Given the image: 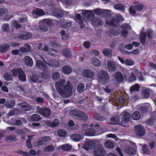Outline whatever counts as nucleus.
<instances>
[{"label":"nucleus","instance_id":"nucleus-3","mask_svg":"<svg viewBox=\"0 0 156 156\" xmlns=\"http://www.w3.org/2000/svg\"><path fill=\"white\" fill-rule=\"evenodd\" d=\"M98 76L99 82L101 83H107L109 81V74L106 71L101 70L99 72Z\"/></svg>","mask_w":156,"mask_h":156},{"label":"nucleus","instance_id":"nucleus-1","mask_svg":"<svg viewBox=\"0 0 156 156\" xmlns=\"http://www.w3.org/2000/svg\"><path fill=\"white\" fill-rule=\"evenodd\" d=\"M55 87L58 93L63 98L69 97L72 95V85L69 81L66 85L65 80L61 79L56 83Z\"/></svg>","mask_w":156,"mask_h":156},{"label":"nucleus","instance_id":"nucleus-20","mask_svg":"<svg viewBox=\"0 0 156 156\" xmlns=\"http://www.w3.org/2000/svg\"><path fill=\"white\" fill-rule=\"evenodd\" d=\"M125 152L130 155H134L136 153L135 149L131 147H126L125 148Z\"/></svg>","mask_w":156,"mask_h":156},{"label":"nucleus","instance_id":"nucleus-10","mask_svg":"<svg viewBox=\"0 0 156 156\" xmlns=\"http://www.w3.org/2000/svg\"><path fill=\"white\" fill-rule=\"evenodd\" d=\"M38 113L45 117L48 118L50 116L51 112L49 108H45L39 109Z\"/></svg>","mask_w":156,"mask_h":156},{"label":"nucleus","instance_id":"nucleus-23","mask_svg":"<svg viewBox=\"0 0 156 156\" xmlns=\"http://www.w3.org/2000/svg\"><path fill=\"white\" fill-rule=\"evenodd\" d=\"M102 52L104 55L107 57H111L112 56V51L110 49H104Z\"/></svg>","mask_w":156,"mask_h":156},{"label":"nucleus","instance_id":"nucleus-46","mask_svg":"<svg viewBox=\"0 0 156 156\" xmlns=\"http://www.w3.org/2000/svg\"><path fill=\"white\" fill-rule=\"evenodd\" d=\"M7 140H9L12 141H16V138L14 135L11 134L8 136L6 137Z\"/></svg>","mask_w":156,"mask_h":156},{"label":"nucleus","instance_id":"nucleus-31","mask_svg":"<svg viewBox=\"0 0 156 156\" xmlns=\"http://www.w3.org/2000/svg\"><path fill=\"white\" fill-rule=\"evenodd\" d=\"M131 117L133 120H137L140 119V116L138 112L135 111L132 115Z\"/></svg>","mask_w":156,"mask_h":156},{"label":"nucleus","instance_id":"nucleus-5","mask_svg":"<svg viewBox=\"0 0 156 156\" xmlns=\"http://www.w3.org/2000/svg\"><path fill=\"white\" fill-rule=\"evenodd\" d=\"M12 36V37L15 38H19L21 39L25 40L30 39L32 36L30 33L25 31L13 34Z\"/></svg>","mask_w":156,"mask_h":156},{"label":"nucleus","instance_id":"nucleus-43","mask_svg":"<svg viewBox=\"0 0 156 156\" xmlns=\"http://www.w3.org/2000/svg\"><path fill=\"white\" fill-rule=\"evenodd\" d=\"M58 134L59 136L64 137L66 136V132L63 129H59L58 131Z\"/></svg>","mask_w":156,"mask_h":156},{"label":"nucleus","instance_id":"nucleus-8","mask_svg":"<svg viewBox=\"0 0 156 156\" xmlns=\"http://www.w3.org/2000/svg\"><path fill=\"white\" fill-rule=\"evenodd\" d=\"M135 133V135L139 136H144L145 134V130L142 126L137 125L134 127Z\"/></svg>","mask_w":156,"mask_h":156},{"label":"nucleus","instance_id":"nucleus-12","mask_svg":"<svg viewBox=\"0 0 156 156\" xmlns=\"http://www.w3.org/2000/svg\"><path fill=\"white\" fill-rule=\"evenodd\" d=\"M23 61L25 65L29 66H32L33 64L32 59L28 56H24L23 59Z\"/></svg>","mask_w":156,"mask_h":156},{"label":"nucleus","instance_id":"nucleus-44","mask_svg":"<svg viewBox=\"0 0 156 156\" xmlns=\"http://www.w3.org/2000/svg\"><path fill=\"white\" fill-rule=\"evenodd\" d=\"M40 119V116L37 114L33 115L31 117V119L34 121H38Z\"/></svg>","mask_w":156,"mask_h":156},{"label":"nucleus","instance_id":"nucleus-60","mask_svg":"<svg viewBox=\"0 0 156 156\" xmlns=\"http://www.w3.org/2000/svg\"><path fill=\"white\" fill-rule=\"evenodd\" d=\"M135 7L134 6H132L129 8V12L131 15H134L136 13V11Z\"/></svg>","mask_w":156,"mask_h":156},{"label":"nucleus","instance_id":"nucleus-57","mask_svg":"<svg viewBox=\"0 0 156 156\" xmlns=\"http://www.w3.org/2000/svg\"><path fill=\"white\" fill-rule=\"evenodd\" d=\"M21 69L20 68H19L17 69H15L12 70V72L13 75V76H17V74H19V69Z\"/></svg>","mask_w":156,"mask_h":156},{"label":"nucleus","instance_id":"nucleus-7","mask_svg":"<svg viewBox=\"0 0 156 156\" xmlns=\"http://www.w3.org/2000/svg\"><path fill=\"white\" fill-rule=\"evenodd\" d=\"M50 140V137L47 136L40 139L39 140L34 142L33 145L35 147H38L40 145H44Z\"/></svg>","mask_w":156,"mask_h":156},{"label":"nucleus","instance_id":"nucleus-48","mask_svg":"<svg viewBox=\"0 0 156 156\" xmlns=\"http://www.w3.org/2000/svg\"><path fill=\"white\" fill-rule=\"evenodd\" d=\"M103 9H101L99 8H97L94 10V13L98 15H102L103 12Z\"/></svg>","mask_w":156,"mask_h":156},{"label":"nucleus","instance_id":"nucleus-59","mask_svg":"<svg viewBox=\"0 0 156 156\" xmlns=\"http://www.w3.org/2000/svg\"><path fill=\"white\" fill-rule=\"evenodd\" d=\"M2 29L5 32L8 31L9 29V25L7 24H4L2 27Z\"/></svg>","mask_w":156,"mask_h":156},{"label":"nucleus","instance_id":"nucleus-11","mask_svg":"<svg viewBox=\"0 0 156 156\" xmlns=\"http://www.w3.org/2000/svg\"><path fill=\"white\" fill-rule=\"evenodd\" d=\"M35 67L44 71L47 70V67L46 64L43 63L39 60L36 61Z\"/></svg>","mask_w":156,"mask_h":156},{"label":"nucleus","instance_id":"nucleus-36","mask_svg":"<svg viewBox=\"0 0 156 156\" xmlns=\"http://www.w3.org/2000/svg\"><path fill=\"white\" fill-rule=\"evenodd\" d=\"M15 102L11 100H8L7 101L5 106L8 108H10L15 105Z\"/></svg>","mask_w":156,"mask_h":156},{"label":"nucleus","instance_id":"nucleus-24","mask_svg":"<svg viewBox=\"0 0 156 156\" xmlns=\"http://www.w3.org/2000/svg\"><path fill=\"white\" fill-rule=\"evenodd\" d=\"M33 14L39 16H42L45 14L44 11L41 9L37 8L33 10Z\"/></svg>","mask_w":156,"mask_h":156},{"label":"nucleus","instance_id":"nucleus-61","mask_svg":"<svg viewBox=\"0 0 156 156\" xmlns=\"http://www.w3.org/2000/svg\"><path fill=\"white\" fill-rule=\"evenodd\" d=\"M143 150L146 154H150V151L147 147L146 145L145 144H144L143 146Z\"/></svg>","mask_w":156,"mask_h":156},{"label":"nucleus","instance_id":"nucleus-52","mask_svg":"<svg viewBox=\"0 0 156 156\" xmlns=\"http://www.w3.org/2000/svg\"><path fill=\"white\" fill-rule=\"evenodd\" d=\"M38 79V77L37 75L36 74L33 75L30 78L31 81L35 83L37 82Z\"/></svg>","mask_w":156,"mask_h":156},{"label":"nucleus","instance_id":"nucleus-28","mask_svg":"<svg viewBox=\"0 0 156 156\" xmlns=\"http://www.w3.org/2000/svg\"><path fill=\"white\" fill-rule=\"evenodd\" d=\"M140 86L137 84H136L132 86L130 88V91L131 93H133L135 92L138 91L139 90Z\"/></svg>","mask_w":156,"mask_h":156},{"label":"nucleus","instance_id":"nucleus-32","mask_svg":"<svg viewBox=\"0 0 156 156\" xmlns=\"http://www.w3.org/2000/svg\"><path fill=\"white\" fill-rule=\"evenodd\" d=\"M85 133L88 136H93L95 135V131L93 129H88L86 130Z\"/></svg>","mask_w":156,"mask_h":156},{"label":"nucleus","instance_id":"nucleus-2","mask_svg":"<svg viewBox=\"0 0 156 156\" xmlns=\"http://www.w3.org/2000/svg\"><path fill=\"white\" fill-rule=\"evenodd\" d=\"M82 14L87 19L91 22V23L94 26H98L101 25L102 21L100 19L95 17V15L91 10H83Z\"/></svg>","mask_w":156,"mask_h":156},{"label":"nucleus","instance_id":"nucleus-13","mask_svg":"<svg viewBox=\"0 0 156 156\" xmlns=\"http://www.w3.org/2000/svg\"><path fill=\"white\" fill-rule=\"evenodd\" d=\"M72 145L69 144H66L61 145L57 148L59 150H62L65 151H68L71 150L72 148Z\"/></svg>","mask_w":156,"mask_h":156},{"label":"nucleus","instance_id":"nucleus-51","mask_svg":"<svg viewBox=\"0 0 156 156\" xmlns=\"http://www.w3.org/2000/svg\"><path fill=\"white\" fill-rule=\"evenodd\" d=\"M64 13L62 11H58L56 13L54 12V14L56 17L61 18L64 15Z\"/></svg>","mask_w":156,"mask_h":156},{"label":"nucleus","instance_id":"nucleus-19","mask_svg":"<svg viewBox=\"0 0 156 156\" xmlns=\"http://www.w3.org/2000/svg\"><path fill=\"white\" fill-rule=\"evenodd\" d=\"M76 115L80 118V119L85 121L87 120L88 118V116L86 114L81 112H77Z\"/></svg>","mask_w":156,"mask_h":156},{"label":"nucleus","instance_id":"nucleus-26","mask_svg":"<svg viewBox=\"0 0 156 156\" xmlns=\"http://www.w3.org/2000/svg\"><path fill=\"white\" fill-rule=\"evenodd\" d=\"M70 137L72 139L77 141L80 140L83 138L82 135L78 134H74L71 135Z\"/></svg>","mask_w":156,"mask_h":156},{"label":"nucleus","instance_id":"nucleus-50","mask_svg":"<svg viewBox=\"0 0 156 156\" xmlns=\"http://www.w3.org/2000/svg\"><path fill=\"white\" fill-rule=\"evenodd\" d=\"M52 78L54 80H56L60 77V74L58 72H55L52 74Z\"/></svg>","mask_w":156,"mask_h":156},{"label":"nucleus","instance_id":"nucleus-34","mask_svg":"<svg viewBox=\"0 0 156 156\" xmlns=\"http://www.w3.org/2000/svg\"><path fill=\"white\" fill-rule=\"evenodd\" d=\"M9 48V45L8 44H5L0 46V52L3 53L5 52Z\"/></svg>","mask_w":156,"mask_h":156},{"label":"nucleus","instance_id":"nucleus-21","mask_svg":"<svg viewBox=\"0 0 156 156\" xmlns=\"http://www.w3.org/2000/svg\"><path fill=\"white\" fill-rule=\"evenodd\" d=\"M18 105L20 107V108L23 111H27L30 109V105L25 102H23L19 104Z\"/></svg>","mask_w":156,"mask_h":156},{"label":"nucleus","instance_id":"nucleus-4","mask_svg":"<svg viewBox=\"0 0 156 156\" xmlns=\"http://www.w3.org/2000/svg\"><path fill=\"white\" fill-rule=\"evenodd\" d=\"M123 20L122 17L119 15H116L115 17H112L106 20V23L108 25L116 26L120 22Z\"/></svg>","mask_w":156,"mask_h":156},{"label":"nucleus","instance_id":"nucleus-63","mask_svg":"<svg viewBox=\"0 0 156 156\" xmlns=\"http://www.w3.org/2000/svg\"><path fill=\"white\" fill-rule=\"evenodd\" d=\"M148 37L151 38L152 37V31L151 29H147L146 31Z\"/></svg>","mask_w":156,"mask_h":156},{"label":"nucleus","instance_id":"nucleus-45","mask_svg":"<svg viewBox=\"0 0 156 156\" xmlns=\"http://www.w3.org/2000/svg\"><path fill=\"white\" fill-rule=\"evenodd\" d=\"M75 16L76 21L78 22L80 24H82L83 23V21L80 14H76L75 15Z\"/></svg>","mask_w":156,"mask_h":156},{"label":"nucleus","instance_id":"nucleus-15","mask_svg":"<svg viewBox=\"0 0 156 156\" xmlns=\"http://www.w3.org/2000/svg\"><path fill=\"white\" fill-rule=\"evenodd\" d=\"M83 76L88 78H92L93 77L94 74V73L89 70L85 69L82 73Z\"/></svg>","mask_w":156,"mask_h":156},{"label":"nucleus","instance_id":"nucleus-56","mask_svg":"<svg viewBox=\"0 0 156 156\" xmlns=\"http://www.w3.org/2000/svg\"><path fill=\"white\" fill-rule=\"evenodd\" d=\"M52 127H55L58 126L59 123V121L58 119H55L52 122Z\"/></svg>","mask_w":156,"mask_h":156},{"label":"nucleus","instance_id":"nucleus-30","mask_svg":"<svg viewBox=\"0 0 156 156\" xmlns=\"http://www.w3.org/2000/svg\"><path fill=\"white\" fill-rule=\"evenodd\" d=\"M94 119L97 120L101 121L105 120V118L101 115L95 113L94 114Z\"/></svg>","mask_w":156,"mask_h":156},{"label":"nucleus","instance_id":"nucleus-41","mask_svg":"<svg viewBox=\"0 0 156 156\" xmlns=\"http://www.w3.org/2000/svg\"><path fill=\"white\" fill-rule=\"evenodd\" d=\"M92 62L94 65L96 66H98L100 65V61L98 59L95 58H92Z\"/></svg>","mask_w":156,"mask_h":156},{"label":"nucleus","instance_id":"nucleus-9","mask_svg":"<svg viewBox=\"0 0 156 156\" xmlns=\"http://www.w3.org/2000/svg\"><path fill=\"white\" fill-rule=\"evenodd\" d=\"M106 69L110 72L115 71L116 69V65L113 61L108 60L107 62Z\"/></svg>","mask_w":156,"mask_h":156},{"label":"nucleus","instance_id":"nucleus-16","mask_svg":"<svg viewBox=\"0 0 156 156\" xmlns=\"http://www.w3.org/2000/svg\"><path fill=\"white\" fill-rule=\"evenodd\" d=\"M126 73L124 74V75L126 76H127L131 73V75L129 78V80L131 82H133L136 80V77L135 74L132 73L130 70H125Z\"/></svg>","mask_w":156,"mask_h":156},{"label":"nucleus","instance_id":"nucleus-55","mask_svg":"<svg viewBox=\"0 0 156 156\" xmlns=\"http://www.w3.org/2000/svg\"><path fill=\"white\" fill-rule=\"evenodd\" d=\"M103 12H102V16H109L111 15L110 10L103 9Z\"/></svg>","mask_w":156,"mask_h":156},{"label":"nucleus","instance_id":"nucleus-47","mask_svg":"<svg viewBox=\"0 0 156 156\" xmlns=\"http://www.w3.org/2000/svg\"><path fill=\"white\" fill-rule=\"evenodd\" d=\"M84 85L83 84H80L78 86L77 90L79 92L81 93L84 90Z\"/></svg>","mask_w":156,"mask_h":156},{"label":"nucleus","instance_id":"nucleus-39","mask_svg":"<svg viewBox=\"0 0 156 156\" xmlns=\"http://www.w3.org/2000/svg\"><path fill=\"white\" fill-rule=\"evenodd\" d=\"M146 38V35L145 32H141L140 34V40L141 43L144 44L145 39Z\"/></svg>","mask_w":156,"mask_h":156},{"label":"nucleus","instance_id":"nucleus-35","mask_svg":"<svg viewBox=\"0 0 156 156\" xmlns=\"http://www.w3.org/2000/svg\"><path fill=\"white\" fill-rule=\"evenodd\" d=\"M104 145L106 147L108 148H112L114 147V144L113 143L109 140L105 141Z\"/></svg>","mask_w":156,"mask_h":156},{"label":"nucleus","instance_id":"nucleus-54","mask_svg":"<svg viewBox=\"0 0 156 156\" xmlns=\"http://www.w3.org/2000/svg\"><path fill=\"white\" fill-rule=\"evenodd\" d=\"M4 78L6 80H10L12 79V76L11 74L6 73L4 76Z\"/></svg>","mask_w":156,"mask_h":156},{"label":"nucleus","instance_id":"nucleus-42","mask_svg":"<svg viewBox=\"0 0 156 156\" xmlns=\"http://www.w3.org/2000/svg\"><path fill=\"white\" fill-rule=\"evenodd\" d=\"M110 120L112 123V124H115L118 122L119 121V118L117 116L112 117L111 118Z\"/></svg>","mask_w":156,"mask_h":156},{"label":"nucleus","instance_id":"nucleus-62","mask_svg":"<svg viewBox=\"0 0 156 156\" xmlns=\"http://www.w3.org/2000/svg\"><path fill=\"white\" fill-rule=\"evenodd\" d=\"M150 105L149 104L147 103L145 105V106L142 107L140 108V110L143 112H144L147 111V106Z\"/></svg>","mask_w":156,"mask_h":156},{"label":"nucleus","instance_id":"nucleus-22","mask_svg":"<svg viewBox=\"0 0 156 156\" xmlns=\"http://www.w3.org/2000/svg\"><path fill=\"white\" fill-rule=\"evenodd\" d=\"M19 71L18 76L19 79L23 81H25L26 80V77L25 73L21 69H19Z\"/></svg>","mask_w":156,"mask_h":156},{"label":"nucleus","instance_id":"nucleus-33","mask_svg":"<svg viewBox=\"0 0 156 156\" xmlns=\"http://www.w3.org/2000/svg\"><path fill=\"white\" fill-rule=\"evenodd\" d=\"M151 90L148 89H144L143 91V94L145 98H148L150 95Z\"/></svg>","mask_w":156,"mask_h":156},{"label":"nucleus","instance_id":"nucleus-6","mask_svg":"<svg viewBox=\"0 0 156 156\" xmlns=\"http://www.w3.org/2000/svg\"><path fill=\"white\" fill-rule=\"evenodd\" d=\"M93 153L95 156H105L106 151L103 146L98 145L94 147Z\"/></svg>","mask_w":156,"mask_h":156},{"label":"nucleus","instance_id":"nucleus-38","mask_svg":"<svg viewBox=\"0 0 156 156\" xmlns=\"http://www.w3.org/2000/svg\"><path fill=\"white\" fill-rule=\"evenodd\" d=\"M62 71L64 74H68L71 73V69L69 67L66 66L62 68Z\"/></svg>","mask_w":156,"mask_h":156},{"label":"nucleus","instance_id":"nucleus-37","mask_svg":"<svg viewBox=\"0 0 156 156\" xmlns=\"http://www.w3.org/2000/svg\"><path fill=\"white\" fill-rule=\"evenodd\" d=\"M55 147L53 145H49L44 149V151L45 152H51L54 150Z\"/></svg>","mask_w":156,"mask_h":156},{"label":"nucleus","instance_id":"nucleus-25","mask_svg":"<svg viewBox=\"0 0 156 156\" xmlns=\"http://www.w3.org/2000/svg\"><path fill=\"white\" fill-rule=\"evenodd\" d=\"M47 63L50 66L55 67H58L59 65L58 62L57 61L54 60H50Z\"/></svg>","mask_w":156,"mask_h":156},{"label":"nucleus","instance_id":"nucleus-17","mask_svg":"<svg viewBox=\"0 0 156 156\" xmlns=\"http://www.w3.org/2000/svg\"><path fill=\"white\" fill-rule=\"evenodd\" d=\"M114 78L117 82H122L124 79L123 75L119 72H116L114 75Z\"/></svg>","mask_w":156,"mask_h":156},{"label":"nucleus","instance_id":"nucleus-14","mask_svg":"<svg viewBox=\"0 0 156 156\" xmlns=\"http://www.w3.org/2000/svg\"><path fill=\"white\" fill-rule=\"evenodd\" d=\"M122 120L125 122H128L130 120V115L127 112L123 111L121 114Z\"/></svg>","mask_w":156,"mask_h":156},{"label":"nucleus","instance_id":"nucleus-40","mask_svg":"<svg viewBox=\"0 0 156 156\" xmlns=\"http://www.w3.org/2000/svg\"><path fill=\"white\" fill-rule=\"evenodd\" d=\"M63 55L69 58L71 56V53L68 49H64L62 52Z\"/></svg>","mask_w":156,"mask_h":156},{"label":"nucleus","instance_id":"nucleus-53","mask_svg":"<svg viewBox=\"0 0 156 156\" xmlns=\"http://www.w3.org/2000/svg\"><path fill=\"white\" fill-rule=\"evenodd\" d=\"M40 24L39 28L41 30L44 31H46L48 30V28L45 24H40Z\"/></svg>","mask_w":156,"mask_h":156},{"label":"nucleus","instance_id":"nucleus-29","mask_svg":"<svg viewBox=\"0 0 156 156\" xmlns=\"http://www.w3.org/2000/svg\"><path fill=\"white\" fill-rule=\"evenodd\" d=\"M115 9L117 10H120L122 12H124L125 8L123 5L120 4H117L114 6Z\"/></svg>","mask_w":156,"mask_h":156},{"label":"nucleus","instance_id":"nucleus-18","mask_svg":"<svg viewBox=\"0 0 156 156\" xmlns=\"http://www.w3.org/2000/svg\"><path fill=\"white\" fill-rule=\"evenodd\" d=\"M95 144V142L92 141L86 142L84 145V148L85 150H88L92 149Z\"/></svg>","mask_w":156,"mask_h":156},{"label":"nucleus","instance_id":"nucleus-64","mask_svg":"<svg viewBox=\"0 0 156 156\" xmlns=\"http://www.w3.org/2000/svg\"><path fill=\"white\" fill-rule=\"evenodd\" d=\"M135 7L136 9L139 11H141L143 8V6L141 4H138L136 5L135 6Z\"/></svg>","mask_w":156,"mask_h":156},{"label":"nucleus","instance_id":"nucleus-27","mask_svg":"<svg viewBox=\"0 0 156 156\" xmlns=\"http://www.w3.org/2000/svg\"><path fill=\"white\" fill-rule=\"evenodd\" d=\"M40 24H44L47 25H51L53 24V22L52 20L50 19H45L41 20L40 22Z\"/></svg>","mask_w":156,"mask_h":156},{"label":"nucleus","instance_id":"nucleus-49","mask_svg":"<svg viewBox=\"0 0 156 156\" xmlns=\"http://www.w3.org/2000/svg\"><path fill=\"white\" fill-rule=\"evenodd\" d=\"M12 25L16 29L20 28L21 27V24L16 20H13L12 23Z\"/></svg>","mask_w":156,"mask_h":156},{"label":"nucleus","instance_id":"nucleus-58","mask_svg":"<svg viewBox=\"0 0 156 156\" xmlns=\"http://www.w3.org/2000/svg\"><path fill=\"white\" fill-rule=\"evenodd\" d=\"M125 64L127 66H133L134 64L133 62L131 59H127L125 61Z\"/></svg>","mask_w":156,"mask_h":156}]
</instances>
